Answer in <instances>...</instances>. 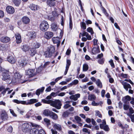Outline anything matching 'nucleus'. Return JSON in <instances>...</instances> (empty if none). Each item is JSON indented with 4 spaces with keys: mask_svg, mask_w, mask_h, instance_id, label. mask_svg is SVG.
<instances>
[{
    "mask_svg": "<svg viewBox=\"0 0 134 134\" xmlns=\"http://www.w3.org/2000/svg\"><path fill=\"white\" fill-rule=\"evenodd\" d=\"M104 58H102L98 60V62L100 64H102L104 63Z\"/></svg>",
    "mask_w": 134,
    "mask_h": 134,
    "instance_id": "nucleus-51",
    "label": "nucleus"
},
{
    "mask_svg": "<svg viewBox=\"0 0 134 134\" xmlns=\"http://www.w3.org/2000/svg\"><path fill=\"white\" fill-rule=\"evenodd\" d=\"M101 9L102 10L103 13L105 14L107 16H108V14L106 12V10L103 6L100 7Z\"/></svg>",
    "mask_w": 134,
    "mask_h": 134,
    "instance_id": "nucleus-47",
    "label": "nucleus"
},
{
    "mask_svg": "<svg viewBox=\"0 0 134 134\" xmlns=\"http://www.w3.org/2000/svg\"><path fill=\"white\" fill-rule=\"evenodd\" d=\"M52 111L48 109H45L43 111V114L44 115L50 116Z\"/></svg>",
    "mask_w": 134,
    "mask_h": 134,
    "instance_id": "nucleus-28",
    "label": "nucleus"
},
{
    "mask_svg": "<svg viewBox=\"0 0 134 134\" xmlns=\"http://www.w3.org/2000/svg\"><path fill=\"white\" fill-rule=\"evenodd\" d=\"M80 34H81L82 36H86L88 35V34L87 32L83 31L82 33H80Z\"/></svg>",
    "mask_w": 134,
    "mask_h": 134,
    "instance_id": "nucleus-49",
    "label": "nucleus"
},
{
    "mask_svg": "<svg viewBox=\"0 0 134 134\" xmlns=\"http://www.w3.org/2000/svg\"><path fill=\"white\" fill-rule=\"evenodd\" d=\"M52 40L54 43L57 44V46L58 47L60 44V41L59 37H54L52 38Z\"/></svg>",
    "mask_w": 134,
    "mask_h": 134,
    "instance_id": "nucleus-14",
    "label": "nucleus"
},
{
    "mask_svg": "<svg viewBox=\"0 0 134 134\" xmlns=\"http://www.w3.org/2000/svg\"><path fill=\"white\" fill-rule=\"evenodd\" d=\"M15 36L16 38V43L18 44L20 43L22 41L20 35L18 33H17L15 34Z\"/></svg>",
    "mask_w": 134,
    "mask_h": 134,
    "instance_id": "nucleus-19",
    "label": "nucleus"
},
{
    "mask_svg": "<svg viewBox=\"0 0 134 134\" xmlns=\"http://www.w3.org/2000/svg\"><path fill=\"white\" fill-rule=\"evenodd\" d=\"M49 25L48 22L45 21H42L40 25V30L43 31H45L48 29Z\"/></svg>",
    "mask_w": 134,
    "mask_h": 134,
    "instance_id": "nucleus-6",
    "label": "nucleus"
},
{
    "mask_svg": "<svg viewBox=\"0 0 134 134\" xmlns=\"http://www.w3.org/2000/svg\"><path fill=\"white\" fill-rule=\"evenodd\" d=\"M109 62L111 67L113 68H114L115 67V65L113 60L112 59H111L109 61Z\"/></svg>",
    "mask_w": 134,
    "mask_h": 134,
    "instance_id": "nucleus-52",
    "label": "nucleus"
},
{
    "mask_svg": "<svg viewBox=\"0 0 134 134\" xmlns=\"http://www.w3.org/2000/svg\"><path fill=\"white\" fill-rule=\"evenodd\" d=\"M80 95L79 93L76 94L74 95H72L70 97V98L71 100H73L74 101L77 100L78 98L80 97Z\"/></svg>",
    "mask_w": 134,
    "mask_h": 134,
    "instance_id": "nucleus-24",
    "label": "nucleus"
},
{
    "mask_svg": "<svg viewBox=\"0 0 134 134\" xmlns=\"http://www.w3.org/2000/svg\"><path fill=\"white\" fill-rule=\"evenodd\" d=\"M21 48L22 50L25 52L28 51L30 49L29 46L26 44H24L22 45L21 47Z\"/></svg>",
    "mask_w": 134,
    "mask_h": 134,
    "instance_id": "nucleus-18",
    "label": "nucleus"
},
{
    "mask_svg": "<svg viewBox=\"0 0 134 134\" xmlns=\"http://www.w3.org/2000/svg\"><path fill=\"white\" fill-rule=\"evenodd\" d=\"M8 61L12 64H14L16 62L15 58L13 56H9L7 58Z\"/></svg>",
    "mask_w": 134,
    "mask_h": 134,
    "instance_id": "nucleus-15",
    "label": "nucleus"
},
{
    "mask_svg": "<svg viewBox=\"0 0 134 134\" xmlns=\"http://www.w3.org/2000/svg\"><path fill=\"white\" fill-rule=\"evenodd\" d=\"M6 9L7 12L10 14H12L15 12L14 8L10 6H8L6 7Z\"/></svg>",
    "mask_w": 134,
    "mask_h": 134,
    "instance_id": "nucleus-17",
    "label": "nucleus"
},
{
    "mask_svg": "<svg viewBox=\"0 0 134 134\" xmlns=\"http://www.w3.org/2000/svg\"><path fill=\"white\" fill-rule=\"evenodd\" d=\"M7 131L8 132L12 133L13 131V127L11 126H10L8 128Z\"/></svg>",
    "mask_w": 134,
    "mask_h": 134,
    "instance_id": "nucleus-56",
    "label": "nucleus"
},
{
    "mask_svg": "<svg viewBox=\"0 0 134 134\" xmlns=\"http://www.w3.org/2000/svg\"><path fill=\"white\" fill-rule=\"evenodd\" d=\"M44 89V87H42L38 89L36 91V94L38 96L40 94V93H42L43 92Z\"/></svg>",
    "mask_w": 134,
    "mask_h": 134,
    "instance_id": "nucleus-30",
    "label": "nucleus"
},
{
    "mask_svg": "<svg viewBox=\"0 0 134 134\" xmlns=\"http://www.w3.org/2000/svg\"><path fill=\"white\" fill-rule=\"evenodd\" d=\"M73 85H77L79 82V81L77 80H75L72 82Z\"/></svg>",
    "mask_w": 134,
    "mask_h": 134,
    "instance_id": "nucleus-63",
    "label": "nucleus"
},
{
    "mask_svg": "<svg viewBox=\"0 0 134 134\" xmlns=\"http://www.w3.org/2000/svg\"><path fill=\"white\" fill-rule=\"evenodd\" d=\"M53 1H51L50 0H48L47 1V3L48 5H49L50 7H53L54 6L55 4V2Z\"/></svg>",
    "mask_w": 134,
    "mask_h": 134,
    "instance_id": "nucleus-35",
    "label": "nucleus"
},
{
    "mask_svg": "<svg viewBox=\"0 0 134 134\" xmlns=\"http://www.w3.org/2000/svg\"><path fill=\"white\" fill-rule=\"evenodd\" d=\"M39 131V132L38 134H46L45 132L43 130H40Z\"/></svg>",
    "mask_w": 134,
    "mask_h": 134,
    "instance_id": "nucleus-64",
    "label": "nucleus"
},
{
    "mask_svg": "<svg viewBox=\"0 0 134 134\" xmlns=\"http://www.w3.org/2000/svg\"><path fill=\"white\" fill-rule=\"evenodd\" d=\"M80 26L81 28L83 30L86 29V25L85 23L84 22H81L80 23Z\"/></svg>",
    "mask_w": 134,
    "mask_h": 134,
    "instance_id": "nucleus-42",
    "label": "nucleus"
},
{
    "mask_svg": "<svg viewBox=\"0 0 134 134\" xmlns=\"http://www.w3.org/2000/svg\"><path fill=\"white\" fill-rule=\"evenodd\" d=\"M127 115L131 118V121L133 122H134V114L133 115L127 114Z\"/></svg>",
    "mask_w": 134,
    "mask_h": 134,
    "instance_id": "nucleus-45",
    "label": "nucleus"
},
{
    "mask_svg": "<svg viewBox=\"0 0 134 134\" xmlns=\"http://www.w3.org/2000/svg\"><path fill=\"white\" fill-rule=\"evenodd\" d=\"M96 83L98 87L100 88H102V83L99 79H98L96 81Z\"/></svg>",
    "mask_w": 134,
    "mask_h": 134,
    "instance_id": "nucleus-36",
    "label": "nucleus"
},
{
    "mask_svg": "<svg viewBox=\"0 0 134 134\" xmlns=\"http://www.w3.org/2000/svg\"><path fill=\"white\" fill-rule=\"evenodd\" d=\"M53 35V33L50 31L46 32L44 35V37L46 38L48 40L51 38Z\"/></svg>",
    "mask_w": 134,
    "mask_h": 134,
    "instance_id": "nucleus-13",
    "label": "nucleus"
},
{
    "mask_svg": "<svg viewBox=\"0 0 134 134\" xmlns=\"http://www.w3.org/2000/svg\"><path fill=\"white\" fill-rule=\"evenodd\" d=\"M125 99L126 102L128 101H130L131 99V97L129 96H126L125 97Z\"/></svg>",
    "mask_w": 134,
    "mask_h": 134,
    "instance_id": "nucleus-50",
    "label": "nucleus"
},
{
    "mask_svg": "<svg viewBox=\"0 0 134 134\" xmlns=\"http://www.w3.org/2000/svg\"><path fill=\"white\" fill-rule=\"evenodd\" d=\"M35 71L34 69H29L26 71V74L30 77H33L36 74Z\"/></svg>",
    "mask_w": 134,
    "mask_h": 134,
    "instance_id": "nucleus-11",
    "label": "nucleus"
},
{
    "mask_svg": "<svg viewBox=\"0 0 134 134\" xmlns=\"http://www.w3.org/2000/svg\"><path fill=\"white\" fill-rule=\"evenodd\" d=\"M8 45L7 44H2L0 46V50L4 51L8 49Z\"/></svg>",
    "mask_w": 134,
    "mask_h": 134,
    "instance_id": "nucleus-32",
    "label": "nucleus"
},
{
    "mask_svg": "<svg viewBox=\"0 0 134 134\" xmlns=\"http://www.w3.org/2000/svg\"><path fill=\"white\" fill-rule=\"evenodd\" d=\"M120 82L123 85L124 88L126 91H127L129 88H131V87L130 85L127 82H124L122 80L120 81Z\"/></svg>",
    "mask_w": 134,
    "mask_h": 134,
    "instance_id": "nucleus-12",
    "label": "nucleus"
},
{
    "mask_svg": "<svg viewBox=\"0 0 134 134\" xmlns=\"http://www.w3.org/2000/svg\"><path fill=\"white\" fill-rule=\"evenodd\" d=\"M44 121L45 122L47 126H48L51 124L50 120L47 118H45L44 120Z\"/></svg>",
    "mask_w": 134,
    "mask_h": 134,
    "instance_id": "nucleus-39",
    "label": "nucleus"
},
{
    "mask_svg": "<svg viewBox=\"0 0 134 134\" xmlns=\"http://www.w3.org/2000/svg\"><path fill=\"white\" fill-rule=\"evenodd\" d=\"M30 51L29 52V54L31 56L33 57L36 53V51L33 48H30Z\"/></svg>",
    "mask_w": 134,
    "mask_h": 134,
    "instance_id": "nucleus-27",
    "label": "nucleus"
},
{
    "mask_svg": "<svg viewBox=\"0 0 134 134\" xmlns=\"http://www.w3.org/2000/svg\"><path fill=\"white\" fill-rule=\"evenodd\" d=\"M95 115L96 116H98L100 118H101L102 117L101 114L100 112L98 110H96L95 111Z\"/></svg>",
    "mask_w": 134,
    "mask_h": 134,
    "instance_id": "nucleus-44",
    "label": "nucleus"
},
{
    "mask_svg": "<svg viewBox=\"0 0 134 134\" xmlns=\"http://www.w3.org/2000/svg\"><path fill=\"white\" fill-rule=\"evenodd\" d=\"M103 129L105 131H108L109 130V129L108 125H105Z\"/></svg>",
    "mask_w": 134,
    "mask_h": 134,
    "instance_id": "nucleus-59",
    "label": "nucleus"
},
{
    "mask_svg": "<svg viewBox=\"0 0 134 134\" xmlns=\"http://www.w3.org/2000/svg\"><path fill=\"white\" fill-rule=\"evenodd\" d=\"M82 131L83 132L87 133L88 134H90V132L88 131V130L86 128H84L82 129Z\"/></svg>",
    "mask_w": 134,
    "mask_h": 134,
    "instance_id": "nucleus-62",
    "label": "nucleus"
},
{
    "mask_svg": "<svg viewBox=\"0 0 134 134\" xmlns=\"http://www.w3.org/2000/svg\"><path fill=\"white\" fill-rule=\"evenodd\" d=\"M28 60V58L27 56H25L20 58L18 60V64L20 67H23L26 64Z\"/></svg>",
    "mask_w": 134,
    "mask_h": 134,
    "instance_id": "nucleus-4",
    "label": "nucleus"
},
{
    "mask_svg": "<svg viewBox=\"0 0 134 134\" xmlns=\"http://www.w3.org/2000/svg\"><path fill=\"white\" fill-rule=\"evenodd\" d=\"M88 98L90 100L93 101L96 99V97L94 94H90L88 96Z\"/></svg>",
    "mask_w": 134,
    "mask_h": 134,
    "instance_id": "nucleus-33",
    "label": "nucleus"
},
{
    "mask_svg": "<svg viewBox=\"0 0 134 134\" xmlns=\"http://www.w3.org/2000/svg\"><path fill=\"white\" fill-rule=\"evenodd\" d=\"M74 119L80 126H82V124L81 122V119L80 117L77 116H75L74 117Z\"/></svg>",
    "mask_w": 134,
    "mask_h": 134,
    "instance_id": "nucleus-22",
    "label": "nucleus"
},
{
    "mask_svg": "<svg viewBox=\"0 0 134 134\" xmlns=\"http://www.w3.org/2000/svg\"><path fill=\"white\" fill-rule=\"evenodd\" d=\"M32 116L31 113L30 112H28L25 115L26 117L28 118L32 117Z\"/></svg>",
    "mask_w": 134,
    "mask_h": 134,
    "instance_id": "nucleus-57",
    "label": "nucleus"
},
{
    "mask_svg": "<svg viewBox=\"0 0 134 134\" xmlns=\"http://www.w3.org/2000/svg\"><path fill=\"white\" fill-rule=\"evenodd\" d=\"M71 64V61L69 59H67L66 60V69L65 71L64 72V74L65 75H66L68 72V70L69 69V67L70 66Z\"/></svg>",
    "mask_w": 134,
    "mask_h": 134,
    "instance_id": "nucleus-20",
    "label": "nucleus"
},
{
    "mask_svg": "<svg viewBox=\"0 0 134 134\" xmlns=\"http://www.w3.org/2000/svg\"><path fill=\"white\" fill-rule=\"evenodd\" d=\"M29 8L33 10H36L39 9V7L38 6L33 4H30Z\"/></svg>",
    "mask_w": 134,
    "mask_h": 134,
    "instance_id": "nucleus-23",
    "label": "nucleus"
},
{
    "mask_svg": "<svg viewBox=\"0 0 134 134\" xmlns=\"http://www.w3.org/2000/svg\"><path fill=\"white\" fill-rule=\"evenodd\" d=\"M21 76L19 73L16 72L13 78L12 82L14 83L18 82L21 79Z\"/></svg>",
    "mask_w": 134,
    "mask_h": 134,
    "instance_id": "nucleus-8",
    "label": "nucleus"
},
{
    "mask_svg": "<svg viewBox=\"0 0 134 134\" xmlns=\"http://www.w3.org/2000/svg\"><path fill=\"white\" fill-rule=\"evenodd\" d=\"M69 114V113L67 111H66L63 113V116L64 117H66L68 116Z\"/></svg>",
    "mask_w": 134,
    "mask_h": 134,
    "instance_id": "nucleus-58",
    "label": "nucleus"
},
{
    "mask_svg": "<svg viewBox=\"0 0 134 134\" xmlns=\"http://www.w3.org/2000/svg\"><path fill=\"white\" fill-rule=\"evenodd\" d=\"M59 92H57L56 93H55L54 92H52L50 94L51 96H53V97H55L57 96H58V94L59 93Z\"/></svg>",
    "mask_w": 134,
    "mask_h": 134,
    "instance_id": "nucleus-55",
    "label": "nucleus"
},
{
    "mask_svg": "<svg viewBox=\"0 0 134 134\" xmlns=\"http://www.w3.org/2000/svg\"><path fill=\"white\" fill-rule=\"evenodd\" d=\"M42 101L44 103L46 104H51L52 102V100H47L45 99H42Z\"/></svg>",
    "mask_w": 134,
    "mask_h": 134,
    "instance_id": "nucleus-40",
    "label": "nucleus"
},
{
    "mask_svg": "<svg viewBox=\"0 0 134 134\" xmlns=\"http://www.w3.org/2000/svg\"><path fill=\"white\" fill-rule=\"evenodd\" d=\"M43 67L42 66H40L38 68L36 69V72L38 73H40L41 72L42 70H43Z\"/></svg>",
    "mask_w": 134,
    "mask_h": 134,
    "instance_id": "nucleus-48",
    "label": "nucleus"
},
{
    "mask_svg": "<svg viewBox=\"0 0 134 134\" xmlns=\"http://www.w3.org/2000/svg\"><path fill=\"white\" fill-rule=\"evenodd\" d=\"M38 101L36 99H32L28 100L27 101H21L17 99H14L13 102L18 104H21L23 105H30L35 103Z\"/></svg>",
    "mask_w": 134,
    "mask_h": 134,
    "instance_id": "nucleus-1",
    "label": "nucleus"
},
{
    "mask_svg": "<svg viewBox=\"0 0 134 134\" xmlns=\"http://www.w3.org/2000/svg\"><path fill=\"white\" fill-rule=\"evenodd\" d=\"M53 127L57 130L59 131H61L62 129L61 126L59 124L56 123H54L53 125Z\"/></svg>",
    "mask_w": 134,
    "mask_h": 134,
    "instance_id": "nucleus-31",
    "label": "nucleus"
},
{
    "mask_svg": "<svg viewBox=\"0 0 134 134\" xmlns=\"http://www.w3.org/2000/svg\"><path fill=\"white\" fill-rule=\"evenodd\" d=\"M123 108L124 110H127L129 109V108H130L129 106L127 104H124L123 106Z\"/></svg>",
    "mask_w": 134,
    "mask_h": 134,
    "instance_id": "nucleus-53",
    "label": "nucleus"
},
{
    "mask_svg": "<svg viewBox=\"0 0 134 134\" xmlns=\"http://www.w3.org/2000/svg\"><path fill=\"white\" fill-rule=\"evenodd\" d=\"M4 16V13L2 10H0V18H3Z\"/></svg>",
    "mask_w": 134,
    "mask_h": 134,
    "instance_id": "nucleus-60",
    "label": "nucleus"
},
{
    "mask_svg": "<svg viewBox=\"0 0 134 134\" xmlns=\"http://www.w3.org/2000/svg\"><path fill=\"white\" fill-rule=\"evenodd\" d=\"M88 65L87 64H85L83 65V71H86L88 69Z\"/></svg>",
    "mask_w": 134,
    "mask_h": 134,
    "instance_id": "nucleus-38",
    "label": "nucleus"
},
{
    "mask_svg": "<svg viewBox=\"0 0 134 134\" xmlns=\"http://www.w3.org/2000/svg\"><path fill=\"white\" fill-rule=\"evenodd\" d=\"M35 125L33 123L30 124L26 123L20 125L21 127V129L23 132L27 133L29 132L31 128V126L34 127Z\"/></svg>",
    "mask_w": 134,
    "mask_h": 134,
    "instance_id": "nucleus-2",
    "label": "nucleus"
},
{
    "mask_svg": "<svg viewBox=\"0 0 134 134\" xmlns=\"http://www.w3.org/2000/svg\"><path fill=\"white\" fill-rule=\"evenodd\" d=\"M9 72V71L8 70H5L2 73L1 78L3 80L7 81L11 79Z\"/></svg>",
    "mask_w": 134,
    "mask_h": 134,
    "instance_id": "nucleus-5",
    "label": "nucleus"
},
{
    "mask_svg": "<svg viewBox=\"0 0 134 134\" xmlns=\"http://www.w3.org/2000/svg\"><path fill=\"white\" fill-rule=\"evenodd\" d=\"M40 46V44L37 42H35L34 43L33 46L35 48V49L39 48Z\"/></svg>",
    "mask_w": 134,
    "mask_h": 134,
    "instance_id": "nucleus-41",
    "label": "nucleus"
},
{
    "mask_svg": "<svg viewBox=\"0 0 134 134\" xmlns=\"http://www.w3.org/2000/svg\"><path fill=\"white\" fill-rule=\"evenodd\" d=\"M27 35L31 38H34L36 37V34L34 31H31L28 32Z\"/></svg>",
    "mask_w": 134,
    "mask_h": 134,
    "instance_id": "nucleus-26",
    "label": "nucleus"
},
{
    "mask_svg": "<svg viewBox=\"0 0 134 134\" xmlns=\"http://www.w3.org/2000/svg\"><path fill=\"white\" fill-rule=\"evenodd\" d=\"M1 119L3 121H5L8 119V114L5 110H2L1 115Z\"/></svg>",
    "mask_w": 134,
    "mask_h": 134,
    "instance_id": "nucleus-10",
    "label": "nucleus"
},
{
    "mask_svg": "<svg viewBox=\"0 0 134 134\" xmlns=\"http://www.w3.org/2000/svg\"><path fill=\"white\" fill-rule=\"evenodd\" d=\"M1 41L3 43H7L10 40V38L8 37H2L0 39Z\"/></svg>",
    "mask_w": 134,
    "mask_h": 134,
    "instance_id": "nucleus-25",
    "label": "nucleus"
},
{
    "mask_svg": "<svg viewBox=\"0 0 134 134\" xmlns=\"http://www.w3.org/2000/svg\"><path fill=\"white\" fill-rule=\"evenodd\" d=\"M9 110L10 113L13 116L15 117H16L17 116V115L14 113L13 110L12 109H10Z\"/></svg>",
    "mask_w": 134,
    "mask_h": 134,
    "instance_id": "nucleus-54",
    "label": "nucleus"
},
{
    "mask_svg": "<svg viewBox=\"0 0 134 134\" xmlns=\"http://www.w3.org/2000/svg\"><path fill=\"white\" fill-rule=\"evenodd\" d=\"M13 1L15 5L19 6L21 3V1L20 0H13Z\"/></svg>",
    "mask_w": 134,
    "mask_h": 134,
    "instance_id": "nucleus-37",
    "label": "nucleus"
},
{
    "mask_svg": "<svg viewBox=\"0 0 134 134\" xmlns=\"http://www.w3.org/2000/svg\"><path fill=\"white\" fill-rule=\"evenodd\" d=\"M98 51V48H97L96 47H94L93 48L92 50V52L93 53H96Z\"/></svg>",
    "mask_w": 134,
    "mask_h": 134,
    "instance_id": "nucleus-61",
    "label": "nucleus"
},
{
    "mask_svg": "<svg viewBox=\"0 0 134 134\" xmlns=\"http://www.w3.org/2000/svg\"><path fill=\"white\" fill-rule=\"evenodd\" d=\"M51 105L55 107L57 109H60L62 105L61 102L58 99L55 100L54 101H52Z\"/></svg>",
    "mask_w": 134,
    "mask_h": 134,
    "instance_id": "nucleus-7",
    "label": "nucleus"
},
{
    "mask_svg": "<svg viewBox=\"0 0 134 134\" xmlns=\"http://www.w3.org/2000/svg\"><path fill=\"white\" fill-rule=\"evenodd\" d=\"M70 22L69 23V27L71 30L72 28V19L71 17L70 18Z\"/></svg>",
    "mask_w": 134,
    "mask_h": 134,
    "instance_id": "nucleus-46",
    "label": "nucleus"
},
{
    "mask_svg": "<svg viewBox=\"0 0 134 134\" xmlns=\"http://www.w3.org/2000/svg\"><path fill=\"white\" fill-rule=\"evenodd\" d=\"M51 28L53 31H55L57 30L58 27L56 23H54L51 24Z\"/></svg>",
    "mask_w": 134,
    "mask_h": 134,
    "instance_id": "nucleus-34",
    "label": "nucleus"
},
{
    "mask_svg": "<svg viewBox=\"0 0 134 134\" xmlns=\"http://www.w3.org/2000/svg\"><path fill=\"white\" fill-rule=\"evenodd\" d=\"M55 51V47L53 46H51L50 48L44 52V55L46 58H50L52 56L53 54Z\"/></svg>",
    "mask_w": 134,
    "mask_h": 134,
    "instance_id": "nucleus-3",
    "label": "nucleus"
},
{
    "mask_svg": "<svg viewBox=\"0 0 134 134\" xmlns=\"http://www.w3.org/2000/svg\"><path fill=\"white\" fill-rule=\"evenodd\" d=\"M87 31L91 33V35H92L94 34V32L92 28L90 27H88L87 30Z\"/></svg>",
    "mask_w": 134,
    "mask_h": 134,
    "instance_id": "nucleus-43",
    "label": "nucleus"
},
{
    "mask_svg": "<svg viewBox=\"0 0 134 134\" xmlns=\"http://www.w3.org/2000/svg\"><path fill=\"white\" fill-rule=\"evenodd\" d=\"M21 20L23 23L25 24H29L30 21V19L28 17L26 16L23 17L22 18Z\"/></svg>",
    "mask_w": 134,
    "mask_h": 134,
    "instance_id": "nucleus-21",
    "label": "nucleus"
},
{
    "mask_svg": "<svg viewBox=\"0 0 134 134\" xmlns=\"http://www.w3.org/2000/svg\"><path fill=\"white\" fill-rule=\"evenodd\" d=\"M49 117L53 120H56L58 118V116L55 113L52 111Z\"/></svg>",
    "mask_w": 134,
    "mask_h": 134,
    "instance_id": "nucleus-29",
    "label": "nucleus"
},
{
    "mask_svg": "<svg viewBox=\"0 0 134 134\" xmlns=\"http://www.w3.org/2000/svg\"><path fill=\"white\" fill-rule=\"evenodd\" d=\"M35 125V126L34 127H35L33 128H32L30 130V134H38L39 132V130L37 129L38 126L36 124H34Z\"/></svg>",
    "mask_w": 134,
    "mask_h": 134,
    "instance_id": "nucleus-9",
    "label": "nucleus"
},
{
    "mask_svg": "<svg viewBox=\"0 0 134 134\" xmlns=\"http://www.w3.org/2000/svg\"><path fill=\"white\" fill-rule=\"evenodd\" d=\"M52 14L53 15L52 17L49 16L48 17L49 19L51 21H53L54 19V17H57L58 16V14L55 11H53L52 12Z\"/></svg>",
    "mask_w": 134,
    "mask_h": 134,
    "instance_id": "nucleus-16",
    "label": "nucleus"
}]
</instances>
